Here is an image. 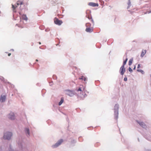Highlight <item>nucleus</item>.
Segmentation results:
<instances>
[{
  "label": "nucleus",
  "instance_id": "39448f33",
  "mask_svg": "<svg viewBox=\"0 0 151 151\" xmlns=\"http://www.w3.org/2000/svg\"><path fill=\"white\" fill-rule=\"evenodd\" d=\"M124 67V66L122 65L120 68L119 72L121 75H123L124 73L126 71V68Z\"/></svg>",
  "mask_w": 151,
  "mask_h": 151
},
{
  "label": "nucleus",
  "instance_id": "7c9ffc66",
  "mask_svg": "<svg viewBox=\"0 0 151 151\" xmlns=\"http://www.w3.org/2000/svg\"><path fill=\"white\" fill-rule=\"evenodd\" d=\"M19 144V146L20 147H21V148H22V145L21 144Z\"/></svg>",
  "mask_w": 151,
  "mask_h": 151
},
{
  "label": "nucleus",
  "instance_id": "aec40b11",
  "mask_svg": "<svg viewBox=\"0 0 151 151\" xmlns=\"http://www.w3.org/2000/svg\"><path fill=\"white\" fill-rule=\"evenodd\" d=\"M127 60H128V58H127V57L125 60L124 61L123 63V64L122 65H123V66H124L125 65H126V63H127Z\"/></svg>",
  "mask_w": 151,
  "mask_h": 151
},
{
  "label": "nucleus",
  "instance_id": "0eeeda50",
  "mask_svg": "<svg viewBox=\"0 0 151 151\" xmlns=\"http://www.w3.org/2000/svg\"><path fill=\"white\" fill-rule=\"evenodd\" d=\"M9 118L11 120H14L15 119V116L13 113H10L8 115Z\"/></svg>",
  "mask_w": 151,
  "mask_h": 151
},
{
  "label": "nucleus",
  "instance_id": "4be33fe9",
  "mask_svg": "<svg viewBox=\"0 0 151 151\" xmlns=\"http://www.w3.org/2000/svg\"><path fill=\"white\" fill-rule=\"evenodd\" d=\"M132 60H132V59H130L129 60V65L130 66L132 64Z\"/></svg>",
  "mask_w": 151,
  "mask_h": 151
},
{
  "label": "nucleus",
  "instance_id": "20e7f679",
  "mask_svg": "<svg viewBox=\"0 0 151 151\" xmlns=\"http://www.w3.org/2000/svg\"><path fill=\"white\" fill-rule=\"evenodd\" d=\"M65 94L70 97L73 96L74 95V92L73 90H65Z\"/></svg>",
  "mask_w": 151,
  "mask_h": 151
},
{
  "label": "nucleus",
  "instance_id": "dca6fc26",
  "mask_svg": "<svg viewBox=\"0 0 151 151\" xmlns=\"http://www.w3.org/2000/svg\"><path fill=\"white\" fill-rule=\"evenodd\" d=\"M22 18L23 19L25 20L26 21L27 20V17L26 16V14H23L22 16Z\"/></svg>",
  "mask_w": 151,
  "mask_h": 151
},
{
  "label": "nucleus",
  "instance_id": "f8f14e48",
  "mask_svg": "<svg viewBox=\"0 0 151 151\" xmlns=\"http://www.w3.org/2000/svg\"><path fill=\"white\" fill-rule=\"evenodd\" d=\"M88 5L89 6L92 7H95L96 6H99V4L98 3H96L93 2H90L88 3Z\"/></svg>",
  "mask_w": 151,
  "mask_h": 151
},
{
  "label": "nucleus",
  "instance_id": "9d476101",
  "mask_svg": "<svg viewBox=\"0 0 151 151\" xmlns=\"http://www.w3.org/2000/svg\"><path fill=\"white\" fill-rule=\"evenodd\" d=\"M137 122L138 123L139 125L142 127L143 128H145L146 127V125L145 124V123L143 122H139L138 121H137Z\"/></svg>",
  "mask_w": 151,
  "mask_h": 151
},
{
  "label": "nucleus",
  "instance_id": "4468645a",
  "mask_svg": "<svg viewBox=\"0 0 151 151\" xmlns=\"http://www.w3.org/2000/svg\"><path fill=\"white\" fill-rule=\"evenodd\" d=\"M79 79L82 80L84 81H85L87 80V78L84 77L83 76H81V77L79 78Z\"/></svg>",
  "mask_w": 151,
  "mask_h": 151
},
{
  "label": "nucleus",
  "instance_id": "2eb2a0df",
  "mask_svg": "<svg viewBox=\"0 0 151 151\" xmlns=\"http://www.w3.org/2000/svg\"><path fill=\"white\" fill-rule=\"evenodd\" d=\"M12 6L13 12H16V11L15 10V9L17 7V6L16 5V4H15V5L12 4Z\"/></svg>",
  "mask_w": 151,
  "mask_h": 151
},
{
  "label": "nucleus",
  "instance_id": "a211bd4d",
  "mask_svg": "<svg viewBox=\"0 0 151 151\" xmlns=\"http://www.w3.org/2000/svg\"><path fill=\"white\" fill-rule=\"evenodd\" d=\"M87 96V95L86 93H85L84 94H82V96H81V99H83Z\"/></svg>",
  "mask_w": 151,
  "mask_h": 151
},
{
  "label": "nucleus",
  "instance_id": "412c9836",
  "mask_svg": "<svg viewBox=\"0 0 151 151\" xmlns=\"http://www.w3.org/2000/svg\"><path fill=\"white\" fill-rule=\"evenodd\" d=\"M137 71L138 72H140L143 74H144L145 73L144 71L141 69H138L137 70Z\"/></svg>",
  "mask_w": 151,
  "mask_h": 151
},
{
  "label": "nucleus",
  "instance_id": "f03ea898",
  "mask_svg": "<svg viewBox=\"0 0 151 151\" xmlns=\"http://www.w3.org/2000/svg\"><path fill=\"white\" fill-rule=\"evenodd\" d=\"M12 135V133L11 132H7L4 134L3 138L4 139L10 140Z\"/></svg>",
  "mask_w": 151,
  "mask_h": 151
},
{
  "label": "nucleus",
  "instance_id": "ea45409f",
  "mask_svg": "<svg viewBox=\"0 0 151 151\" xmlns=\"http://www.w3.org/2000/svg\"><path fill=\"white\" fill-rule=\"evenodd\" d=\"M138 141H139V138H138Z\"/></svg>",
  "mask_w": 151,
  "mask_h": 151
},
{
  "label": "nucleus",
  "instance_id": "a19ab883",
  "mask_svg": "<svg viewBox=\"0 0 151 151\" xmlns=\"http://www.w3.org/2000/svg\"><path fill=\"white\" fill-rule=\"evenodd\" d=\"M19 13V14H20V15H21V13Z\"/></svg>",
  "mask_w": 151,
  "mask_h": 151
},
{
  "label": "nucleus",
  "instance_id": "c9c22d12",
  "mask_svg": "<svg viewBox=\"0 0 151 151\" xmlns=\"http://www.w3.org/2000/svg\"><path fill=\"white\" fill-rule=\"evenodd\" d=\"M148 13L149 14L151 13V11H149L148 12Z\"/></svg>",
  "mask_w": 151,
  "mask_h": 151
},
{
  "label": "nucleus",
  "instance_id": "e433bc0d",
  "mask_svg": "<svg viewBox=\"0 0 151 151\" xmlns=\"http://www.w3.org/2000/svg\"><path fill=\"white\" fill-rule=\"evenodd\" d=\"M11 55V53H9V54H8V56H10Z\"/></svg>",
  "mask_w": 151,
  "mask_h": 151
},
{
  "label": "nucleus",
  "instance_id": "5701e85b",
  "mask_svg": "<svg viewBox=\"0 0 151 151\" xmlns=\"http://www.w3.org/2000/svg\"><path fill=\"white\" fill-rule=\"evenodd\" d=\"M91 24L90 23H87L86 24V26L87 27H90L91 26Z\"/></svg>",
  "mask_w": 151,
  "mask_h": 151
},
{
  "label": "nucleus",
  "instance_id": "423d86ee",
  "mask_svg": "<svg viewBox=\"0 0 151 151\" xmlns=\"http://www.w3.org/2000/svg\"><path fill=\"white\" fill-rule=\"evenodd\" d=\"M54 22L56 24L58 25H60L63 23V22L61 20H59L58 18H55Z\"/></svg>",
  "mask_w": 151,
  "mask_h": 151
},
{
  "label": "nucleus",
  "instance_id": "9b49d317",
  "mask_svg": "<svg viewBox=\"0 0 151 151\" xmlns=\"http://www.w3.org/2000/svg\"><path fill=\"white\" fill-rule=\"evenodd\" d=\"M6 97L5 95H1L0 98V101L1 102H4L5 101Z\"/></svg>",
  "mask_w": 151,
  "mask_h": 151
},
{
  "label": "nucleus",
  "instance_id": "72a5a7b5",
  "mask_svg": "<svg viewBox=\"0 0 151 151\" xmlns=\"http://www.w3.org/2000/svg\"><path fill=\"white\" fill-rule=\"evenodd\" d=\"M52 84H53V82H51V83H50V86H52Z\"/></svg>",
  "mask_w": 151,
  "mask_h": 151
},
{
  "label": "nucleus",
  "instance_id": "c85d7f7f",
  "mask_svg": "<svg viewBox=\"0 0 151 151\" xmlns=\"http://www.w3.org/2000/svg\"><path fill=\"white\" fill-rule=\"evenodd\" d=\"M124 81H127V78L126 76L124 78Z\"/></svg>",
  "mask_w": 151,
  "mask_h": 151
},
{
  "label": "nucleus",
  "instance_id": "b1692460",
  "mask_svg": "<svg viewBox=\"0 0 151 151\" xmlns=\"http://www.w3.org/2000/svg\"><path fill=\"white\" fill-rule=\"evenodd\" d=\"M145 52L144 53V52L142 51L141 54V55H140L141 57H143L144 56V55H145Z\"/></svg>",
  "mask_w": 151,
  "mask_h": 151
},
{
  "label": "nucleus",
  "instance_id": "ddd939ff",
  "mask_svg": "<svg viewBox=\"0 0 151 151\" xmlns=\"http://www.w3.org/2000/svg\"><path fill=\"white\" fill-rule=\"evenodd\" d=\"M85 31L91 33L93 31V29L92 27L90 28V27H87L85 29Z\"/></svg>",
  "mask_w": 151,
  "mask_h": 151
},
{
  "label": "nucleus",
  "instance_id": "7ed1b4c3",
  "mask_svg": "<svg viewBox=\"0 0 151 151\" xmlns=\"http://www.w3.org/2000/svg\"><path fill=\"white\" fill-rule=\"evenodd\" d=\"M63 139H59L55 144L52 146V148H55L57 147L63 142Z\"/></svg>",
  "mask_w": 151,
  "mask_h": 151
},
{
  "label": "nucleus",
  "instance_id": "58836bf2",
  "mask_svg": "<svg viewBox=\"0 0 151 151\" xmlns=\"http://www.w3.org/2000/svg\"><path fill=\"white\" fill-rule=\"evenodd\" d=\"M36 61H37H37H38V60L37 59H36Z\"/></svg>",
  "mask_w": 151,
  "mask_h": 151
},
{
  "label": "nucleus",
  "instance_id": "4c0bfd02",
  "mask_svg": "<svg viewBox=\"0 0 151 151\" xmlns=\"http://www.w3.org/2000/svg\"><path fill=\"white\" fill-rule=\"evenodd\" d=\"M39 43L40 45L41 44V43L40 42H39Z\"/></svg>",
  "mask_w": 151,
  "mask_h": 151
},
{
  "label": "nucleus",
  "instance_id": "bb28decb",
  "mask_svg": "<svg viewBox=\"0 0 151 151\" xmlns=\"http://www.w3.org/2000/svg\"><path fill=\"white\" fill-rule=\"evenodd\" d=\"M20 2L19 1H17V2L16 3V5H17V6L19 5V2Z\"/></svg>",
  "mask_w": 151,
  "mask_h": 151
},
{
  "label": "nucleus",
  "instance_id": "2f4dec72",
  "mask_svg": "<svg viewBox=\"0 0 151 151\" xmlns=\"http://www.w3.org/2000/svg\"><path fill=\"white\" fill-rule=\"evenodd\" d=\"M19 2H20L19 4H20V5H22L23 4V2L22 1H20Z\"/></svg>",
  "mask_w": 151,
  "mask_h": 151
},
{
  "label": "nucleus",
  "instance_id": "79ce46f5",
  "mask_svg": "<svg viewBox=\"0 0 151 151\" xmlns=\"http://www.w3.org/2000/svg\"><path fill=\"white\" fill-rule=\"evenodd\" d=\"M12 50H14L13 49H12Z\"/></svg>",
  "mask_w": 151,
  "mask_h": 151
},
{
  "label": "nucleus",
  "instance_id": "1a4fd4ad",
  "mask_svg": "<svg viewBox=\"0 0 151 151\" xmlns=\"http://www.w3.org/2000/svg\"><path fill=\"white\" fill-rule=\"evenodd\" d=\"M24 132L25 133L27 137H29L30 135V132H29V129L28 128H24Z\"/></svg>",
  "mask_w": 151,
  "mask_h": 151
},
{
  "label": "nucleus",
  "instance_id": "f3484780",
  "mask_svg": "<svg viewBox=\"0 0 151 151\" xmlns=\"http://www.w3.org/2000/svg\"><path fill=\"white\" fill-rule=\"evenodd\" d=\"M64 101V99L63 97L61 98L60 101L58 103V105L60 106Z\"/></svg>",
  "mask_w": 151,
  "mask_h": 151
},
{
  "label": "nucleus",
  "instance_id": "6e6552de",
  "mask_svg": "<svg viewBox=\"0 0 151 151\" xmlns=\"http://www.w3.org/2000/svg\"><path fill=\"white\" fill-rule=\"evenodd\" d=\"M85 87H83V86H82V87H80L78 89H77V91H80V93L81 94L83 93V92L84 93L85 92Z\"/></svg>",
  "mask_w": 151,
  "mask_h": 151
},
{
  "label": "nucleus",
  "instance_id": "6ab92c4d",
  "mask_svg": "<svg viewBox=\"0 0 151 151\" xmlns=\"http://www.w3.org/2000/svg\"><path fill=\"white\" fill-rule=\"evenodd\" d=\"M128 6L127 7V9H129L131 6V2L130 0H128V2L127 3Z\"/></svg>",
  "mask_w": 151,
  "mask_h": 151
},
{
  "label": "nucleus",
  "instance_id": "a878e982",
  "mask_svg": "<svg viewBox=\"0 0 151 151\" xmlns=\"http://www.w3.org/2000/svg\"><path fill=\"white\" fill-rule=\"evenodd\" d=\"M128 70H129V71L130 73H132V72H133V70H132V68H131L130 67H129V68Z\"/></svg>",
  "mask_w": 151,
  "mask_h": 151
},
{
  "label": "nucleus",
  "instance_id": "f257e3e1",
  "mask_svg": "<svg viewBox=\"0 0 151 151\" xmlns=\"http://www.w3.org/2000/svg\"><path fill=\"white\" fill-rule=\"evenodd\" d=\"M119 105L118 104H116L114 107V119L117 120L118 118Z\"/></svg>",
  "mask_w": 151,
  "mask_h": 151
},
{
  "label": "nucleus",
  "instance_id": "cd10ccee",
  "mask_svg": "<svg viewBox=\"0 0 151 151\" xmlns=\"http://www.w3.org/2000/svg\"><path fill=\"white\" fill-rule=\"evenodd\" d=\"M53 78H54L55 79H56L57 78V76H56V75H54L53 76Z\"/></svg>",
  "mask_w": 151,
  "mask_h": 151
},
{
  "label": "nucleus",
  "instance_id": "f704fd0d",
  "mask_svg": "<svg viewBox=\"0 0 151 151\" xmlns=\"http://www.w3.org/2000/svg\"><path fill=\"white\" fill-rule=\"evenodd\" d=\"M135 69H136V66H134V68H133V69L134 70H135Z\"/></svg>",
  "mask_w": 151,
  "mask_h": 151
},
{
  "label": "nucleus",
  "instance_id": "c756f323",
  "mask_svg": "<svg viewBox=\"0 0 151 151\" xmlns=\"http://www.w3.org/2000/svg\"><path fill=\"white\" fill-rule=\"evenodd\" d=\"M91 22H92V23H93V25H94V22L93 19H92V17H91Z\"/></svg>",
  "mask_w": 151,
  "mask_h": 151
},
{
  "label": "nucleus",
  "instance_id": "473e14b6",
  "mask_svg": "<svg viewBox=\"0 0 151 151\" xmlns=\"http://www.w3.org/2000/svg\"><path fill=\"white\" fill-rule=\"evenodd\" d=\"M140 64H138V66H137V68H140Z\"/></svg>",
  "mask_w": 151,
  "mask_h": 151
},
{
  "label": "nucleus",
  "instance_id": "393cba45",
  "mask_svg": "<svg viewBox=\"0 0 151 151\" xmlns=\"http://www.w3.org/2000/svg\"><path fill=\"white\" fill-rule=\"evenodd\" d=\"M9 151H14L12 149L11 145H10L9 146Z\"/></svg>",
  "mask_w": 151,
  "mask_h": 151
}]
</instances>
